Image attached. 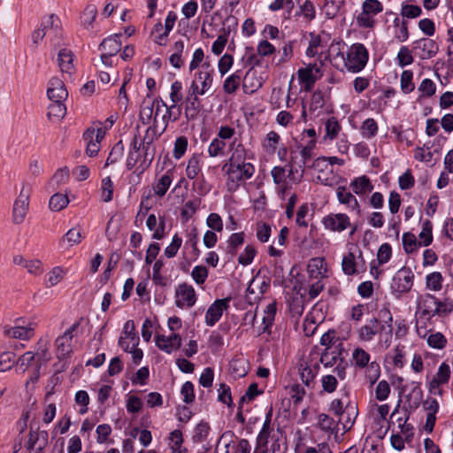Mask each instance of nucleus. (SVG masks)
I'll use <instances>...</instances> for the list:
<instances>
[{
    "label": "nucleus",
    "mask_w": 453,
    "mask_h": 453,
    "mask_svg": "<svg viewBox=\"0 0 453 453\" xmlns=\"http://www.w3.org/2000/svg\"><path fill=\"white\" fill-rule=\"evenodd\" d=\"M222 169L226 171V187L229 192L236 191L241 184L250 179L255 173V167L251 163L223 165Z\"/></svg>",
    "instance_id": "f257e3e1"
},
{
    "label": "nucleus",
    "mask_w": 453,
    "mask_h": 453,
    "mask_svg": "<svg viewBox=\"0 0 453 453\" xmlns=\"http://www.w3.org/2000/svg\"><path fill=\"white\" fill-rule=\"evenodd\" d=\"M368 51L362 43H354L349 49L344 64L349 71L360 72L368 61Z\"/></svg>",
    "instance_id": "f03ea898"
},
{
    "label": "nucleus",
    "mask_w": 453,
    "mask_h": 453,
    "mask_svg": "<svg viewBox=\"0 0 453 453\" xmlns=\"http://www.w3.org/2000/svg\"><path fill=\"white\" fill-rule=\"evenodd\" d=\"M31 192V185L27 182H24L12 209V220L16 225L21 224L25 220L29 209Z\"/></svg>",
    "instance_id": "7ed1b4c3"
},
{
    "label": "nucleus",
    "mask_w": 453,
    "mask_h": 453,
    "mask_svg": "<svg viewBox=\"0 0 453 453\" xmlns=\"http://www.w3.org/2000/svg\"><path fill=\"white\" fill-rule=\"evenodd\" d=\"M41 26L45 33L46 39L49 40L54 47L59 46L63 37L60 19L55 14H50L42 19Z\"/></svg>",
    "instance_id": "20e7f679"
},
{
    "label": "nucleus",
    "mask_w": 453,
    "mask_h": 453,
    "mask_svg": "<svg viewBox=\"0 0 453 453\" xmlns=\"http://www.w3.org/2000/svg\"><path fill=\"white\" fill-rule=\"evenodd\" d=\"M379 316L384 319L383 323L379 329L378 345L387 349L389 348L393 338V317L388 308H383L379 311Z\"/></svg>",
    "instance_id": "39448f33"
},
{
    "label": "nucleus",
    "mask_w": 453,
    "mask_h": 453,
    "mask_svg": "<svg viewBox=\"0 0 453 453\" xmlns=\"http://www.w3.org/2000/svg\"><path fill=\"white\" fill-rule=\"evenodd\" d=\"M437 298L431 294L421 295L417 299L416 319L430 321L438 313Z\"/></svg>",
    "instance_id": "423d86ee"
},
{
    "label": "nucleus",
    "mask_w": 453,
    "mask_h": 453,
    "mask_svg": "<svg viewBox=\"0 0 453 453\" xmlns=\"http://www.w3.org/2000/svg\"><path fill=\"white\" fill-rule=\"evenodd\" d=\"M164 132L162 130L158 132L157 129V120L156 119H153V125L150 126L146 131L145 134L142 140L141 149L143 151L144 161H149L150 163L155 156V149L152 147V143L155 140H157Z\"/></svg>",
    "instance_id": "0eeeda50"
},
{
    "label": "nucleus",
    "mask_w": 453,
    "mask_h": 453,
    "mask_svg": "<svg viewBox=\"0 0 453 453\" xmlns=\"http://www.w3.org/2000/svg\"><path fill=\"white\" fill-rule=\"evenodd\" d=\"M80 322L74 323L69 329H67L62 335L58 336L55 341L57 350V357L58 359H65L70 357L73 352L72 341L73 332L79 327Z\"/></svg>",
    "instance_id": "6e6552de"
},
{
    "label": "nucleus",
    "mask_w": 453,
    "mask_h": 453,
    "mask_svg": "<svg viewBox=\"0 0 453 453\" xmlns=\"http://www.w3.org/2000/svg\"><path fill=\"white\" fill-rule=\"evenodd\" d=\"M414 273L409 267H402L393 277L391 288L399 295L409 292L413 286Z\"/></svg>",
    "instance_id": "1a4fd4ad"
},
{
    "label": "nucleus",
    "mask_w": 453,
    "mask_h": 453,
    "mask_svg": "<svg viewBox=\"0 0 453 453\" xmlns=\"http://www.w3.org/2000/svg\"><path fill=\"white\" fill-rule=\"evenodd\" d=\"M175 296V304L180 309L191 308L196 302L195 288L187 283H181L177 287Z\"/></svg>",
    "instance_id": "9d476101"
},
{
    "label": "nucleus",
    "mask_w": 453,
    "mask_h": 453,
    "mask_svg": "<svg viewBox=\"0 0 453 453\" xmlns=\"http://www.w3.org/2000/svg\"><path fill=\"white\" fill-rule=\"evenodd\" d=\"M324 227L332 232H342L352 225L345 213H330L322 219Z\"/></svg>",
    "instance_id": "9b49d317"
},
{
    "label": "nucleus",
    "mask_w": 453,
    "mask_h": 453,
    "mask_svg": "<svg viewBox=\"0 0 453 453\" xmlns=\"http://www.w3.org/2000/svg\"><path fill=\"white\" fill-rule=\"evenodd\" d=\"M297 76L300 83L303 84L304 90L310 91L321 76L320 69L316 64H309L297 71Z\"/></svg>",
    "instance_id": "f8f14e48"
},
{
    "label": "nucleus",
    "mask_w": 453,
    "mask_h": 453,
    "mask_svg": "<svg viewBox=\"0 0 453 453\" xmlns=\"http://www.w3.org/2000/svg\"><path fill=\"white\" fill-rule=\"evenodd\" d=\"M439 50L437 42L429 38H422L414 42L413 50L421 59H429L434 57Z\"/></svg>",
    "instance_id": "ddd939ff"
},
{
    "label": "nucleus",
    "mask_w": 453,
    "mask_h": 453,
    "mask_svg": "<svg viewBox=\"0 0 453 453\" xmlns=\"http://www.w3.org/2000/svg\"><path fill=\"white\" fill-rule=\"evenodd\" d=\"M319 365L308 361H301L298 365V372L302 382L308 388H312L315 384V378L319 372Z\"/></svg>",
    "instance_id": "4468645a"
},
{
    "label": "nucleus",
    "mask_w": 453,
    "mask_h": 453,
    "mask_svg": "<svg viewBox=\"0 0 453 453\" xmlns=\"http://www.w3.org/2000/svg\"><path fill=\"white\" fill-rule=\"evenodd\" d=\"M22 319H17L15 323L16 326L13 327H4V334L5 336L19 339V340H29L34 336L35 326L33 323H29L27 326L20 325Z\"/></svg>",
    "instance_id": "2eb2a0df"
},
{
    "label": "nucleus",
    "mask_w": 453,
    "mask_h": 453,
    "mask_svg": "<svg viewBox=\"0 0 453 453\" xmlns=\"http://www.w3.org/2000/svg\"><path fill=\"white\" fill-rule=\"evenodd\" d=\"M229 298L217 299L205 313V323L209 326H213L222 317L223 311L229 307Z\"/></svg>",
    "instance_id": "dca6fc26"
},
{
    "label": "nucleus",
    "mask_w": 453,
    "mask_h": 453,
    "mask_svg": "<svg viewBox=\"0 0 453 453\" xmlns=\"http://www.w3.org/2000/svg\"><path fill=\"white\" fill-rule=\"evenodd\" d=\"M47 96L51 102H65L68 96L67 89L58 77H52L48 84Z\"/></svg>",
    "instance_id": "f3484780"
},
{
    "label": "nucleus",
    "mask_w": 453,
    "mask_h": 453,
    "mask_svg": "<svg viewBox=\"0 0 453 453\" xmlns=\"http://www.w3.org/2000/svg\"><path fill=\"white\" fill-rule=\"evenodd\" d=\"M450 367L448 364L442 363L438 369L436 375L429 383V391L434 394H442V390L439 389L440 386L446 384L450 378Z\"/></svg>",
    "instance_id": "a211bd4d"
},
{
    "label": "nucleus",
    "mask_w": 453,
    "mask_h": 453,
    "mask_svg": "<svg viewBox=\"0 0 453 453\" xmlns=\"http://www.w3.org/2000/svg\"><path fill=\"white\" fill-rule=\"evenodd\" d=\"M410 418V412L407 409H403L402 411H399V405L393 411L391 414V418H395V421L398 424V428L400 433L405 435V439L408 441L411 437H412L413 426L411 424H408L407 421Z\"/></svg>",
    "instance_id": "6ab92c4d"
},
{
    "label": "nucleus",
    "mask_w": 453,
    "mask_h": 453,
    "mask_svg": "<svg viewBox=\"0 0 453 453\" xmlns=\"http://www.w3.org/2000/svg\"><path fill=\"white\" fill-rule=\"evenodd\" d=\"M230 157L224 164V165H247L246 160V149L244 145L234 139L229 144Z\"/></svg>",
    "instance_id": "aec40b11"
},
{
    "label": "nucleus",
    "mask_w": 453,
    "mask_h": 453,
    "mask_svg": "<svg viewBox=\"0 0 453 453\" xmlns=\"http://www.w3.org/2000/svg\"><path fill=\"white\" fill-rule=\"evenodd\" d=\"M336 196L341 204L346 205L352 211H356L358 216H361L360 205L357 199L347 190L344 186H339L336 188Z\"/></svg>",
    "instance_id": "412c9836"
},
{
    "label": "nucleus",
    "mask_w": 453,
    "mask_h": 453,
    "mask_svg": "<svg viewBox=\"0 0 453 453\" xmlns=\"http://www.w3.org/2000/svg\"><path fill=\"white\" fill-rule=\"evenodd\" d=\"M157 346L170 354L181 346V338L178 334H171L169 336L157 335L156 338Z\"/></svg>",
    "instance_id": "4be33fe9"
},
{
    "label": "nucleus",
    "mask_w": 453,
    "mask_h": 453,
    "mask_svg": "<svg viewBox=\"0 0 453 453\" xmlns=\"http://www.w3.org/2000/svg\"><path fill=\"white\" fill-rule=\"evenodd\" d=\"M380 323L378 319H371L365 325L357 329V336L361 342H371L379 333Z\"/></svg>",
    "instance_id": "5701e85b"
},
{
    "label": "nucleus",
    "mask_w": 453,
    "mask_h": 453,
    "mask_svg": "<svg viewBox=\"0 0 453 453\" xmlns=\"http://www.w3.org/2000/svg\"><path fill=\"white\" fill-rule=\"evenodd\" d=\"M327 272L326 263L322 257H313L309 260L307 273L310 279L321 280Z\"/></svg>",
    "instance_id": "b1692460"
},
{
    "label": "nucleus",
    "mask_w": 453,
    "mask_h": 453,
    "mask_svg": "<svg viewBox=\"0 0 453 453\" xmlns=\"http://www.w3.org/2000/svg\"><path fill=\"white\" fill-rule=\"evenodd\" d=\"M74 55L68 49H61L58 53V64L62 73L72 74L74 72Z\"/></svg>",
    "instance_id": "393cba45"
},
{
    "label": "nucleus",
    "mask_w": 453,
    "mask_h": 453,
    "mask_svg": "<svg viewBox=\"0 0 453 453\" xmlns=\"http://www.w3.org/2000/svg\"><path fill=\"white\" fill-rule=\"evenodd\" d=\"M342 342L337 343V348L332 349H325L320 357V362L326 367H331L336 364L338 361L343 360L342 358Z\"/></svg>",
    "instance_id": "a878e982"
},
{
    "label": "nucleus",
    "mask_w": 453,
    "mask_h": 453,
    "mask_svg": "<svg viewBox=\"0 0 453 453\" xmlns=\"http://www.w3.org/2000/svg\"><path fill=\"white\" fill-rule=\"evenodd\" d=\"M48 441V433L46 431H31L27 442L28 449H43Z\"/></svg>",
    "instance_id": "bb28decb"
},
{
    "label": "nucleus",
    "mask_w": 453,
    "mask_h": 453,
    "mask_svg": "<svg viewBox=\"0 0 453 453\" xmlns=\"http://www.w3.org/2000/svg\"><path fill=\"white\" fill-rule=\"evenodd\" d=\"M262 87V81L256 75V72L249 70L242 81V89L245 94H253Z\"/></svg>",
    "instance_id": "cd10ccee"
},
{
    "label": "nucleus",
    "mask_w": 453,
    "mask_h": 453,
    "mask_svg": "<svg viewBox=\"0 0 453 453\" xmlns=\"http://www.w3.org/2000/svg\"><path fill=\"white\" fill-rule=\"evenodd\" d=\"M99 49L104 51L103 54L115 56L121 49L119 35H114L105 38L99 45Z\"/></svg>",
    "instance_id": "c85d7f7f"
},
{
    "label": "nucleus",
    "mask_w": 453,
    "mask_h": 453,
    "mask_svg": "<svg viewBox=\"0 0 453 453\" xmlns=\"http://www.w3.org/2000/svg\"><path fill=\"white\" fill-rule=\"evenodd\" d=\"M202 105L197 96H186L185 98V117L188 120H192L197 118Z\"/></svg>",
    "instance_id": "c756f323"
},
{
    "label": "nucleus",
    "mask_w": 453,
    "mask_h": 453,
    "mask_svg": "<svg viewBox=\"0 0 453 453\" xmlns=\"http://www.w3.org/2000/svg\"><path fill=\"white\" fill-rule=\"evenodd\" d=\"M95 128L88 127L83 134V139L87 142L86 154L88 157H95L100 150V142L94 140Z\"/></svg>",
    "instance_id": "7c9ffc66"
},
{
    "label": "nucleus",
    "mask_w": 453,
    "mask_h": 453,
    "mask_svg": "<svg viewBox=\"0 0 453 453\" xmlns=\"http://www.w3.org/2000/svg\"><path fill=\"white\" fill-rule=\"evenodd\" d=\"M325 130L326 134L323 137L324 141L332 142L338 137L342 130V127L334 117H330L325 122Z\"/></svg>",
    "instance_id": "2f4dec72"
},
{
    "label": "nucleus",
    "mask_w": 453,
    "mask_h": 453,
    "mask_svg": "<svg viewBox=\"0 0 453 453\" xmlns=\"http://www.w3.org/2000/svg\"><path fill=\"white\" fill-rule=\"evenodd\" d=\"M13 263L17 265H21L27 270L31 274H40L42 272V263L39 260H26L22 256H15Z\"/></svg>",
    "instance_id": "473e14b6"
},
{
    "label": "nucleus",
    "mask_w": 453,
    "mask_h": 453,
    "mask_svg": "<svg viewBox=\"0 0 453 453\" xmlns=\"http://www.w3.org/2000/svg\"><path fill=\"white\" fill-rule=\"evenodd\" d=\"M350 187L353 192H355L357 195H364L367 192H371L373 188V186L372 185L370 179L365 175L355 178L350 182Z\"/></svg>",
    "instance_id": "72a5a7b5"
},
{
    "label": "nucleus",
    "mask_w": 453,
    "mask_h": 453,
    "mask_svg": "<svg viewBox=\"0 0 453 453\" xmlns=\"http://www.w3.org/2000/svg\"><path fill=\"white\" fill-rule=\"evenodd\" d=\"M193 82H196L201 87V95L209 91L212 85V75L209 71H199L195 73Z\"/></svg>",
    "instance_id": "f704fd0d"
},
{
    "label": "nucleus",
    "mask_w": 453,
    "mask_h": 453,
    "mask_svg": "<svg viewBox=\"0 0 453 453\" xmlns=\"http://www.w3.org/2000/svg\"><path fill=\"white\" fill-rule=\"evenodd\" d=\"M202 170V157L194 154L188 161L186 175L189 180L196 179Z\"/></svg>",
    "instance_id": "c9c22d12"
},
{
    "label": "nucleus",
    "mask_w": 453,
    "mask_h": 453,
    "mask_svg": "<svg viewBox=\"0 0 453 453\" xmlns=\"http://www.w3.org/2000/svg\"><path fill=\"white\" fill-rule=\"evenodd\" d=\"M184 48L185 44L182 40L175 42L173 46V53L170 56L169 62L174 68L179 69L184 65V60L181 58Z\"/></svg>",
    "instance_id": "e433bc0d"
},
{
    "label": "nucleus",
    "mask_w": 453,
    "mask_h": 453,
    "mask_svg": "<svg viewBox=\"0 0 453 453\" xmlns=\"http://www.w3.org/2000/svg\"><path fill=\"white\" fill-rule=\"evenodd\" d=\"M342 268L346 275L358 274L359 270L357 265L356 255L353 252H349L344 255L342 261Z\"/></svg>",
    "instance_id": "4c0bfd02"
},
{
    "label": "nucleus",
    "mask_w": 453,
    "mask_h": 453,
    "mask_svg": "<svg viewBox=\"0 0 453 453\" xmlns=\"http://www.w3.org/2000/svg\"><path fill=\"white\" fill-rule=\"evenodd\" d=\"M352 361L356 367L363 369L368 366L371 363V356L362 348H356L352 352Z\"/></svg>",
    "instance_id": "58836bf2"
},
{
    "label": "nucleus",
    "mask_w": 453,
    "mask_h": 453,
    "mask_svg": "<svg viewBox=\"0 0 453 453\" xmlns=\"http://www.w3.org/2000/svg\"><path fill=\"white\" fill-rule=\"evenodd\" d=\"M172 180V174L169 172L162 175L153 186L154 194L159 197L164 196L167 192Z\"/></svg>",
    "instance_id": "ea45409f"
},
{
    "label": "nucleus",
    "mask_w": 453,
    "mask_h": 453,
    "mask_svg": "<svg viewBox=\"0 0 453 453\" xmlns=\"http://www.w3.org/2000/svg\"><path fill=\"white\" fill-rule=\"evenodd\" d=\"M181 114V110L180 107L177 106L176 104H173L171 106H168L166 104V108L165 112L162 115V120H163V127L162 132H165L169 120L176 121Z\"/></svg>",
    "instance_id": "a19ab883"
},
{
    "label": "nucleus",
    "mask_w": 453,
    "mask_h": 453,
    "mask_svg": "<svg viewBox=\"0 0 453 453\" xmlns=\"http://www.w3.org/2000/svg\"><path fill=\"white\" fill-rule=\"evenodd\" d=\"M114 185L110 176L104 178L101 181L100 198L104 203H109L113 198Z\"/></svg>",
    "instance_id": "79ce46f5"
},
{
    "label": "nucleus",
    "mask_w": 453,
    "mask_h": 453,
    "mask_svg": "<svg viewBox=\"0 0 453 453\" xmlns=\"http://www.w3.org/2000/svg\"><path fill=\"white\" fill-rule=\"evenodd\" d=\"M433 224L430 220L426 219L422 222V230L418 234L419 246H429L433 242L432 234Z\"/></svg>",
    "instance_id": "37998d69"
},
{
    "label": "nucleus",
    "mask_w": 453,
    "mask_h": 453,
    "mask_svg": "<svg viewBox=\"0 0 453 453\" xmlns=\"http://www.w3.org/2000/svg\"><path fill=\"white\" fill-rule=\"evenodd\" d=\"M241 74V71H236L225 80L223 83L225 93L233 94L237 90L242 80Z\"/></svg>",
    "instance_id": "c03bdc74"
},
{
    "label": "nucleus",
    "mask_w": 453,
    "mask_h": 453,
    "mask_svg": "<svg viewBox=\"0 0 453 453\" xmlns=\"http://www.w3.org/2000/svg\"><path fill=\"white\" fill-rule=\"evenodd\" d=\"M276 310L277 309L275 303H269L265 309L264 315L262 318L263 328L261 331L263 333L266 332L273 324L274 318L276 315Z\"/></svg>",
    "instance_id": "a18cd8bd"
},
{
    "label": "nucleus",
    "mask_w": 453,
    "mask_h": 453,
    "mask_svg": "<svg viewBox=\"0 0 453 453\" xmlns=\"http://www.w3.org/2000/svg\"><path fill=\"white\" fill-rule=\"evenodd\" d=\"M280 142V137L278 134V133L274 131H270L266 134L265 139L262 143V146L266 152L273 154L276 151Z\"/></svg>",
    "instance_id": "49530a36"
},
{
    "label": "nucleus",
    "mask_w": 453,
    "mask_h": 453,
    "mask_svg": "<svg viewBox=\"0 0 453 453\" xmlns=\"http://www.w3.org/2000/svg\"><path fill=\"white\" fill-rule=\"evenodd\" d=\"M66 113L64 102H52L48 107L47 116L49 119H61Z\"/></svg>",
    "instance_id": "de8ad7c7"
},
{
    "label": "nucleus",
    "mask_w": 453,
    "mask_h": 453,
    "mask_svg": "<svg viewBox=\"0 0 453 453\" xmlns=\"http://www.w3.org/2000/svg\"><path fill=\"white\" fill-rule=\"evenodd\" d=\"M360 131H361L363 137H365L366 139H371L377 134L378 124L375 121V119L372 118L366 119L362 123Z\"/></svg>",
    "instance_id": "09e8293b"
},
{
    "label": "nucleus",
    "mask_w": 453,
    "mask_h": 453,
    "mask_svg": "<svg viewBox=\"0 0 453 453\" xmlns=\"http://www.w3.org/2000/svg\"><path fill=\"white\" fill-rule=\"evenodd\" d=\"M443 277L441 273L434 272L426 277V286L433 291H440L442 288Z\"/></svg>",
    "instance_id": "8fccbe9b"
},
{
    "label": "nucleus",
    "mask_w": 453,
    "mask_h": 453,
    "mask_svg": "<svg viewBox=\"0 0 453 453\" xmlns=\"http://www.w3.org/2000/svg\"><path fill=\"white\" fill-rule=\"evenodd\" d=\"M226 143L222 139L215 137L208 147V154L211 157H221L225 155Z\"/></svg>",
    "instance_id": "3c124183"
},
{
    "label": "nucleus",
    "mask_w": 453,
    "mask_h": 453,
    "mask_svg": "<svg viewBox=\"0 0 453 453\" xmlns=\"http://www.w3.org/2000/svg\"><path fill=\"white\" fill-rule=\"evenodd\" d=\"M395 38L399 42H405L409 37L407 22L396 17L394 21Z\"/></svg>",
    "instance_id": "603ef678"
},
{
    "label": "nucleus",
    "mask_w": 453,
    "mask_h": 453,
    "mask_svg": "<svg viewBox=\"0 0 453 453\" xmlns=\"http://www.w3.org/2000/svg\"><path fill=\"white\" fill-rule=\"evenodd\" d=\"M68 203L69 200L67 196L57 193L50 197L49 202V207L51 211H59L65 208Z\"/></svg>",
    "instance_id": "864d4df0"
},
{
    "label": "nucleus",
    "mask_w": 453,
    "mask_h": 453,
    "mask_svg": "<svg viewBox=\"0 0 453 453\" xmlns=\"http://www.w3.org/2000/svg\"><path fill=\"white\" fill-rule=\"evenodd\" d=\"M97 15V8L95 4H89L86 6L81 15V23L88 28L92 26L96 17Z\"/></svg>",
    "instance_id": "5fc2aeb1"
},
{
    "label": "nucleus",
    "mask_w": 453,
    "mask_h": 453,
    "mask_svg": "<svg viewBox=\"0 0 453 453\" xmlns=\"http://www.w3.org/2000/svg\"><path fill=\"white\" fill-rule=\"evenodd\" d=\"M403 247L406 253L410 254L417 250L418 247H419V242L417 240V237L412 233H404L403 234Z\"/></svg>",
    "instance_id": "6e6d98bb"
},
{
    "label": "nucleus",
    "mask_w": 453,
    "mask_h": 453,
    "mask_svg": "<svg viewBox=\"0 0 453 453\" xmlns=\"http://www.w3.org/2000/svg\"><path fill=\"white\" fill-rule=\"evenodd\" d=\"M419 92L418 99L422 97H431L435 94L436 85L430 79H424L418 88Z\"/></svg>",
    "instance_id": "4d7b16f0"
},
{
    "label": "nucleus",
    "mask_w": 453,
    "mask_h": 453,
    "mask_svg": "<svg viewBox=\"0 0 453 453\" xmlns=\"http://www.w3.org/2000/svg\"><path fill=\"white\" fill-rule=\"evenodd\" d=\"M318 426L324 432L333 433L336 426V423L329 415L321 413L318 417Z\"/></svg>",
    "instance_id": "13d9d810"
},
{
    "label": "nucleus",
    "mask_w": 453,
    "mask_h": 453,
    "mask_svg": "<svg viewBox=\"0 0 453 453\" xmlns=\"http://www.w3.org/2000/svg\"><path fill=\"white\" fill-rule=\"evenodd\" d=\"M64 276V271L61 267H54L46 275L45 285L47 288H50L58 284Z\"/></svg>",
    "instance_id": "bf43d9fd"
},
{
    "label": "nucleus",
    "mask_w": 453,
    "mask_h": 453,
    "mask_svg": "<svg viewBox=\"0 0 453 453\" xmlns=\"http://www.w3.org/2000/svg\"><path fill=\"white\" fill-rule=\"evenodd\" d=\"M200 199L196 198L194 200L188 201L182 210H181V218L188 221L193 215L196 212L200 206Z\"/></svg>",
    "instance_id": "052dcab7"
},
{
    "label": "nucleus",
    "mask_w": 453,
    "mask_h": 453,
    "mask_svg": "<svg viewBox=\"0 0 453 453\" xmlns=\"http://www.w3.org/2000/svg\"><path fill=\"white\" fill-rule=\"evenodd\" d=\"M141 150V145L137 143V135H134L132 142V149L129 151L127 159V167L128 170H131L139 160V150Z\"/></svg>",
    "instance_id": "680f3d73"
},
{
    "label": "nucleus",
    "mask_w": 453,
    "mask_h": 453,
    "mask_svg": "<svg viewBox=\"0 0 453 453\" xmlns=\"http://www.w3.org/2000/svg\"><path fill=\"white\" fill-rule=\"evenodd\" d=\"M229 371L235 378H242L247 374L245 362L242 359H233L229 363Z\"/></svg>",
    "instance_id": "e2e57ef3"
},
{
    "label": "nucleus",
    "mask_w": 453,
    "mask_h": 453,
    "mask_svg": "<svg viewBox=\"0 0 453 453\" xmlns=\"http://www.w3.org/2000/svg\"><path fill=\"white\" fill-rule=\"evenodd\" d=\"M243 242H244V233L243 232L232 234L227 241L228 252L231 255H235L237 252L238 247L242 245Z\"/></svg>",
    "instance_id": "0e129e2a"
},
{
    "label": "nucleus",
    "mask_w": 453,
    "mask_h": 453,
    "mask_svg": "<svg viewBox=\"0 0 453 453\" xmlns=\"http://www.w3.org/2000/svg\"><path fill=\"white\" fill-rule=\"evenodd\" d=\"M413 73L410 70H405L401 74V88L403 93L409 94L415 88V84L412 81Z\"/></svg>",
    "instance_id": "69168bd1"
},
{
    "label": "nucleus",
    "mask_w": 453,
    "mask_h": 453,
    "mask_svg": "<svg viewBox=\"0 0 453 453\" xmlns=\"http://www.w3.org/2000/svg\"><path fill=\"white\" fill-rule=\"evenodd\" d=\"M263 392L258 389L257 383H252L249 386L246 393L240 398L239 409H242L244 403H250L255 399L256 396L261 395Z\"/></svg>",
    "instance_id": "338daca9"
},
{
    "label": "nucleus",
    "mask_w": 453,
    "mask_h": 453,
    "mask_svg": "<svg viewBox=\"0 0 453 453\" xmlns=\"http://www.w3.org/2000/svg\"><path fill=\"white\" fill-rule=\"evenodd\" d=\"M342 342L338 337H336V332L334 330H328L320 338V344L325 346V349L337 348V343Z\"/></svg>",
    "instance_id": "774afa93"
}]
</instances>
